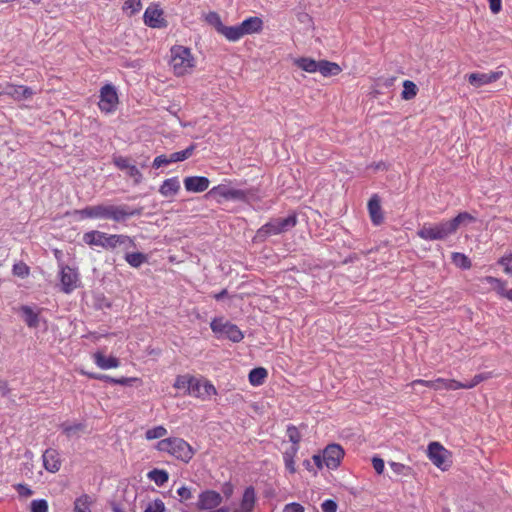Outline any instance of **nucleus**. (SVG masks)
Masks as SVG:
<instances>
[{"label":"nucleus","instance_id":"obj_1","mask_svg":"<svg viewBox=\"0 0 512 512\" xmlns=\"http://www.w3.org/2000/svg\"><path fill=\"white\" fill-rule=\"evenodd\" d=\"M142 212V207L101 203L94 206H86L76 211V215L81 219H102L122 223L134 216L142 215Z\"/></svg>","mask_w":512,"mask_h":512},{"label":"nucleus","instance_id":"obj_2","mask_svg":"<svg viewBox=\"0 0 512 512\" xmlns=\"http://www.w3.org/2000/svg\"><path fill=\"white\" fill-rule=\"evenodd\" d=\"M475 221L473 215L468 212H461L450 220H442L437 223H424L417 230L416 235L424 241H444L457 232L459 226L464 223Z\"/></svg>","mask_w":512,"mask_h":512},{"label":"nucleus","instance_id":"obj_3","mask_svg":"<svg viewBox=\"0 0 512 512\" xmlns=\"http://www.w3.org/2000/svg\"><path fill=\"white\" fill-rule=\"evenodd\" d=\"M82 241L91 247H100L106 250H114L118 247L124 251L135 248V242L128 235H110L104 231H88L82 236Z\"/></svg>","mask_w":512,"mask_h":512},{"label":"nucleus","instance_id":"obj_4","mask_svg":"<svg viewBox=\"0 0 512 512\" xmlns=\"http://www.w3.org/2000/svg\"><path fill=\"white\" fill-rule=\"evenodd\" d=\"M155 449L185 463L189 462L195 455V451L190 444L178 437L160 439Z\"/></svg>","mask_w":512,"mask_h":512},{"label":"nucleus","instance_id":"obj_5","mask_svg":"<svg viewBox=\"0 0 512 512\" xmlns=\"http://www.w3.org/2000/svg\"><path fill=\"white\" fill-rule=\"evenodd\" d=\"M297 222L295 214H289L284 218H273L262 228L258 229L257 237L267 238L275 235L282 234L295 227Z\"/></svg>","mask_w":512,"mask_h":512},{"label":"nucleus","instance_id":"obj_6","mask_svg":"<svg viewBox=\"0 0 512 512\" xmlns=\"http://www.w3.org/2000/svg\"><path fill=\"white\" fill-rule=\"evenodd\" d=\"M170 52H172L170 66H172L175 75L188 74L193 67V57L190 49L184 46H175Z\"/></svg>","mask_w":512,"mask_h":512},{"label":"nucleus","instance_id":"obj_7","mask_svg":"<svg viewBox=\"0 0 512 512\" xmlns=\"http://www.w3.org/2000/svg\"><path fill=\"white\" fill-rule=\"evenodd\" d=\"M207 198H213L217 203L223 200L243 201L247 198V192L243 189L233 188L227 184H218L206 194Z\"/></svg>","mask_w":512,"mask_h":512},{"label":"nucleus","instance_id":"obj_8","mask_svg":"<svg viewBox=\"0 0 512 512\" xmlns=\"http://www.w3.org/2000/svg\"><path fill=\"white\" fill-rule=\"evenodd\" d=\"M427 457L432 464L442 471H446L451 467V452L445 449L439 442L428 444Z\"/></svg>","mask_w":512,"mask_h":512},{"label":"nucleus","instance_id":"obj_9","mask_svg":"<svg viewBox=\"0 0 512 512\" xmlns=\"http://www.w3.org/2000/svg\"><path fill=\"white\" fill-rule=\"evenodd\" d=\"M491 377H493V374L491 372H484L475 375L472 381L466 383H463L458 380H447L443 378H437L436 385H439L441 386V389L446 390L473 389Z\"/></svg>","mask_w":512,"mask_h":512},{"label":"nucleus","instance_id":"obj_10","mask_svg":"<svg viewBox=\"0 0 512 512\" xmlns=\"http://www.w3.org/2000/svg\"><path fill=\"white\" fill-rule=\"evenodd\" d=\"M60 288L65 294L72 293L79 287V273L69 265H59Z\"/></svg>","mask_w":512,"mask_h":512},{"label":"nucleus","instance_id":"obj_11","mask_svg":"<svg viewBox=\"0 0 512 512\" xmlns=\"http://www.w3.org/2000/svg\"><path fill=\"white\" fill-rule=\"evenodd\" d=\"M222 500V495L216 490H204L197 497L196 508L199 511L215 510L219 508Z\"/></svg>","mask_w":512,"mask_h":512},{"label":"nucleus","instance_id":"obj_12","mask_svg":"<svg viewBox=\"0 0 512 512\" xmlns=\"http://www.w3.org/2000/svg\"><path fill=\"white\" fill-rule=\"evenodd\" d=\"M344 457V449L339 444H328L322 449V463L330 469H337Z\"/></svg>","mask_w":512,"mask_h":512},{"label":"nucleus","instance_id":"obj_13","mask_svg":"<svg viewBox=\"0 0 512 512\" xmlns=\"http://www.w3.org/2000/svg\"><path fill=\"white\" fill-rule=\"evenodd\" d=\"M118 104L116 87L112 84H106L101 87L99 108L105 113L113 112Z\"/></svg>","mask_w":512,"mask_h":512},{"label":"nucleus","instance_id":"obj_14","mask_svg":"<svg viewBox=\"0 0 512 512\" xmlns=\"http://www.w3.org/2000/svg\"><path fill=\"white\" fill-rule=\"evenodd\" d=\"M504 73L501 70L490 71L489 73L474 72L466 75L468 83L476 88L483 87L498 81Z\"/></svg>","mask_w":512,"mask_h":512},{"label":"nucleus","instance_id":"obj_15","mask_svg":"<svg viewBox=\"0 0 512 512\" xmlns=\"http://www.w3.org/2000/svg\"><path fill=\"white\" fill-rule=\"evenodd\" d=\"M1 92L2 95L10 97L14 101H26L31 99L34 95L32 88L23 85H13L11 83H7L4 86L1 85Z\"/></svg>","mask_w":512,"mask_h":512},{"label":"nucleus","instance_id":"obj_16","mask_svg":"<svg viewBox=\"0 0 512 512\" xmlns=\"http://www.w3.org/2000/svg\"><path fill=\"white\" fill-rule=\"evenodd\" d=\"M113 164L116 165L117 169L126 172L129 178L133 179L134 184L138 185L142 182L143 175L135 165L129 163V160L122 156L113 158Z\"/></svg>","mask_w":512,"mask_h":512},{"label":"nucleus","instance_id":"obj_17","mask_svg":"<svg viewBox=\"0 0 512 512\" xmlns=\"http://www.w3.org/2000/svg\"><path fill=\"white\" fill-rule=\"evenodd\" d=\"M186 393L191 397L206 399L216 394V388L210 382L196 379Z\"/></svg>","mask_w":512,"mask_h":512},{"label":"nucleus","instance_id":"obj_18","mask_svg":"<svg viewBox=\"0 0 512 512\" xmlns=\"http://www.w3.org/2000/svg\"><path fill=\"white\" fill-rule=\"evenodd\" d=\"M144 24L153 29H160L165 26L163 10L158 6H149L143 15Z\"/></svg>","mask_w":512,"mask_h":512},{"label":"nucleus","instance_id":"obj_19","mask_svg":"<svg viewBox=\"0 0 512 512\" xmlns=\"http://www.w3.org/2000/svg\"><path fill=\"white\" fill-rule=\"evenodd\" d=\"M43 466L49 473H57L61 467L60 454L57 449L48 448L43 452Z\"/></svg>","mask_w":512,"mask_h":512},{"label":"nucleus","instance_id":"obj_20","mask_svg":"<svg viewBox=\"0 0 512 512\" xmlns=\"http://www.w3.org/2000/svg\"><path fill=\"white\" fill-rule=\"evenodd\" d=\"M255 503H257L255 490L253 486H248L243 492L241 502H239L238 507L234 508L231 512H253Z\"/></svg>","mask_w":512,"mask_h":512},{"label":"nucleus","instance_id":"obj_21","mask_svg":"<svg viewBox=\"0 0 512 512\" xmlns=\"http://www.w3.org/2000/svg\"><path fill=\"white\" fill-rule=\"evenodd\" d=\"M367 207L370 221H372L375 226L381 225L384 222V214L380 206L378 194H373V196L370 197Z\"/></svg>","mask_w":512,"mask_h":512},{"label":"nucleus","instance_id":"obj_22","mask_svg":"<svg viewBox=\"0 0 512 512\" xmlns=\"http://www.w3.org/2000/svg\"><path fill=\"white\" fill-rule=\"evenodd\" d=\"M210 185V180L205 176H188L184 179L186 191L191 193H201Z\"/></svg>","mask_w":512,"mask_h":512},{"label":"nucleus","instance_id":"obj_23","mask_svg":"<svg viewBox=\"0 0 512 512\" xmlns=\"http://www.w3.org/2000/svg\"><path fill=\"white\" fill-rule=\"evenodd\" d=\"M239 29L242 30L244 35H252L258 33L263 29V20L257 16H251L237 24Z\"/></svg>","mask_w":512,"mask_h":512},{"label":"nucleus","instance_id":"obj_24","mask_svg":"<svg viewBox=\"0 0 512 512\" xmlns=\"http://www.w3.org/2000/svg\"><path fill=\"white\" fill-rule=\"evenodd\" d=\"M180 181L179 178L174 176L163 181V184L159 187V194L165 198H170L179 193Z\"/></svg>","mask_w":512,"mask_h":512},{"label":"nucleus","instance_id":"obj_25","mask_svg":"<svg viewBox=\"0 0 512 512\" xmlns=\"http://www.w3.org/2000/svg\"><path fill=\"white\" fill-rule=\"evenodd\" d=\"M92 358H94L96 366L102 370L119 367V360L117 358L106 356L100 351H97L94 355H92Z\"/></svg>","mask_w":512,"mask_h":512},{"label":"nucleus","instance_id":"obj_26","mask_svg":"<svg viewBox=\"0 0 512 512\" xmlns=\"http://www.w3.org/2000/svg\"><path fill=\"white\" fill-rule=\"evenodd\" d=\"M298 451L299 445L290 444L283 452L285 469L289 471L290 474H294L296 471L294 459Z\"/></svg>","mask_w":512,"mask_h":512},{"label":"nucleus","instance_id":"obj_27","mask_svg":"<svg viewBox=\"0 0 512 512\" xmlns=\"http://www.w3.org/2000/svg\"><path fill=\"white\" fill-rule=\"evenodd\" d=\"M64 435L69 439L79 438L81 433L85 431V424L81 422H64L60 425Z\"/></svg>","mask_w":512,"mask_h":512},{"label":"nucleus","instance_id":"obj_28","mask_svg":"<svg viewBox=\"0 0 512 512\" xmlns=\"http://www.w3.org/2000/svg\"><path fill=\"white\" fill-rule=\"evenodd\" d=\"M24 323L29 328H37L39 325V312L34 311L31 306L23 305L20 308Z\"/></svg>","mask_w":512,"mask_h":512},{"label":"nucleus","instance_id":"obj_29","mask_svg":"<svg viewBox=\"0 0 512 512\" xmlns=\"http://www.w3.org/2000/svg\"><path fill=\"white\" fill-rule=\"evenodd\" d=\"M217 33L225 36L227 41L236 42L242 39L244 37V33L242 30L238 27V25L234 26H223L219 30L216 31Z\"/></svg>","mask_w":512,"mask_h":512},{"label":"nucleus","instance_id":"obj_30","mask_svg":"<svg viewBox=\"0 0 512 512\" xmlns=\"http://www.w3.org/2000/svg\"><path fill=\"white\" fill-rule=\"evenodd\" d=\"M266 377H268V371L264 367H256L249 371L248 381L253 386L263 385Z\"/></svg>","mask_w":512,"mask_h":512},{"label":"nucleus","instance_id":"obj_31","mask_svg":"<svg viewBox=\"0 0 512 512\" xmlns=\"http://www.w3.org/2000/svg\"><path fill=\"white\" fill-rule=\"evenodd\" d=\"M150 481H153L156 486L163 487L164 484L169 480V473L164 469L154 468L147 474Z\"/></svg>","mask_w":512,"mask_h":512},{"label":"nucleus","instance_id":"obj_32","mask_svg":"<svg viewBox=\"0 0 512 512\" xmlns=\"http://www.w3.org/2000/svg\"><path fill=\"white\" fill-rule=\"evenodd\" d=\"M124 260H126L129 266L133 268H139L140 265L148 261V257L142 252H126V255H124Z\"/></svg>","mask_w":512,"mask_h":512},{"label":"nucleus","instance_id":"obj_33","mask_svg":"<svg viewBox=\"0 0 512 512\" xmlns=\"http://www.w3.org/2000/svg\"><path fill=\"white\" fill-rule=\"evenodd\" d=\"M92 498L87 494H81L75 499L74 512H91Z\"/></svg>","mask_w":512,"mask_h":512},{"label":"nucleus","instance_id":"obj_34","mask_svg":"<svg viewBox=\"0 0 512 512\" xmlns=\"http://www.w3.org/2000/svg\"><path fill=\"white\" fill-rule=\"evenodd\" d=\"M342 71L341 66L336 62H328L322 60L321 62V75L324 77H331L340 74Z\"/></svg>","mask_w":512,"mask_h":512},{"label":"nucleus","instance_id":"obj_35","mask_svg":"<svg viewBox=\"0 0 512 512\" xmlns=\"http://www.w3.org/2000/svg\"><path fill=\"white\" fill-rule=\"evenodd\" d=\"M451 260L454 266L463 270H469L471 267L469 257L462 252H452Z\"/></svg>","mask_w":512,"mask_h":512},{"label":"nucleus","instance_id":"obj_36","mask_svg":"<svg viewBox=\"0 0 512 512\" xmlns=\"http://www.w3.org/2000/svg\"><path fill=\"white\" fill-rule=\"evenodd\" d=\"M403 91H401V99L405 101H410L414 99L417 95L418 88L415 82L410 80H405L403 82Z\"/></svg>","mask_w":512,"mask_h":512},{"label":"nucleus","instance_id":"obj_37","mask_svg":"<svg viewBox=\"0 0 512 512\" xmlns=\"http://www.w3.org/2000/svg\"><path fill=\"white\" fill-rule=\"evenodd\" d=\"M220 334L226 336V338L230 339L232 343H239L244 337L242 331L235 324L227 326L226 330Z\"/></svg>","mask_w":512,"mask_h":512},{"label":"nucleus","instance_id":"obj_38","mask_svg":"<svg viewBox=\"0 0 512 512\" xmlns=\"http://www.w3.org/2000/svg\"><path fill=\"white\" fill-rule=\"evenodd\" d=\"M195 148L196 146L192 144L184 150H180L178 152H174L173 154L168 155L169 159L170 161H172V163L185 161L192 156V153L193 151H195Z\"/></svg>","mask_w":512,"mask_h":512},{"label":"nucleus","instance_id":"obj_39","mask_svg":"<svg viewBox=\"0 0 512 512\" xmlns=\"http://www.w3.org/2000/svg\"><path fill=\"white\" fill-rule=\"evenodd\" d=\"M197 378L185 375V376H178L175 379L174 382V388L184 390L185 393L190 389L191 385L196 381Z\"/></svg>","mask_w":512,"mask_h":512},{"label":"nucleus","instance_id":"obj_40","mask_svg":"<svg viewBox=\"0 0 512 512\" xmlns=\"http://www.w3.org/2000/svg\"><path fill=\"white\" fill-rule=\"evenodd\" d=\"M296 64H298L299 68H301L307 72H310V73L316 72L319 68V64L317 62H315V60H312L310 58H305V57L296 60Z\"/></svg>","mask_w":512,"mask_h":512},{"label":"nucleus","instance_id":"obj_41","mask_svg":"<svg viewBox=\"0 0 512 512\" xmlns=\"http://www.w3.org/2000/svg\"><path fill=\"white\" fill-rule=\"evenodd\" d=\"M167 430L163 426H154L146 431V439L155 440L165 437Z\"/></svg>","mask_w":512,"mask_h":512},{"label":"nucleus","instance_id":"obj_42","mask_svg":"<svg viewBox=\"0 0 512 512\" xmlns=\"http://www.w3.org/2000/svg\"><path fill=\"white\" fill-rule=\"evenodd\" d=\"M482 282H486L494 286V289L496 292H498L499 296H501V294L505 291V282L501 279L492 276H487L482 278Z\"/></svg>","mask_w":512,"mask_h":512},{"label":"nucleus","instance_id":"obj_43","mask_svg":"<svg viewBox=\"0 0 512 512\" xmlns=\"http://www.w3.org/2000/svg\"><path fill=\"white\" fill-rule=\"evenodd\" d=\"M233 324L228 321H223L222 318H215L210 323V328L212 332L216 334H222L226 330L227 326H232Z\"/></svg>","mask_w":512,"mask_h":512},{"label":"nucleus","instance_id":"obj_44","mask_svg":"<svg viewBox=\"0 0 512 512\" xmlns=\"http://www.w3.org/2000/svg\"><path fill=\"white\" fill-rule=\"evenodd\" d=\"M142 9V2L140 0H127L123 4V11L133 15Z\"/></svg>","mask_w":512,"mask_h":512},{"label":"nucleus","instance_id":"obj_45","mask_svg":"<svg viewBox=\"0 0 512 512\" xmlns=\"http://www.w3.org/2000/svg\"><path fill=\"white\" fill-rule=\"evenodd\" d=\"M206 22L209 23L212 27H214L216 31L224 26V24L221 21V17L214 11L206 15Z\"/></svg>","mask_w":512,"mask_h":512},{"label":"nucleus","instance_id":"obj_46","mask_svg":"<svg viewBox=\"0 0 512 512\" xmlns=\"http://www.w3.org/2000/svg\"><path fill=\"white\" fill-rule=\"evenodd\" d=\"M390 469L393 470L394 473L398 475H409L411 472V468L405 464H401L399 462H390Z\"/></svg>","mask_w":512,"mask_h":512},{"label":"nucleus","instance_id":"obj_47","mask_svg":"<svg viewBox=\"0 0 512 512\" xmlns=\"http://www.w3.org/2000/svg\"><path fill=\"white\" fill-rule=\"evenodd\" d=\"M31 512H48V502L43 499H34L31 502Z\"/></svg>","mask_w":512,"mask_h":512},{"label":"nucleus","instance_id":"obj_48","mask_svg":"<svg viewBox=\"0 0 512 512\" xmlns=\"http://www.w3.org/2000/svg\"><path fill=\"white\" fill-rule=\"evenodd\" d=\"M286 436H288L290 445H299L300 433L295 426H288L286 428Z\"/></svg>","mask_w":512,"mask_h":512},{"label":"nucleus","instance_id":"obj_49","mask_svg":"<svg viewBox=\"0 0 512 512\" xmlns=\"http://www.w3.org/2000/svg\"><path fill=\"white\" fill-rule=\"evenodd\" d=\"M12 272L13 275L24 278L28 276L29 268L25 263L20 262L13 265Z\"/></svg>","mask_w":512,"mask_h":512},{"label":"nucleus","instance_id":"obj_50","mask_svg":"<svg viewBox=\"0 0 512 512\" xmlns=\"http://www.w3.org/2000/svg\"><path fill=\"white\" fill-rule=\"evenodd\" d=\"M165 511V505L164 502L160 499H155L151 502H149L148 506L146 507V510L144 512H164Z\"/></svg>","mask_w":512,"mask_h":512},{"label":"nucleus","instance_id":"obj_51","mask_svg":"<svg viewBox=\"0 0 512 512\" xmlns=\"http://www.w3.org/2000/svg\"><path fill=\"white\" fill-rule=\"evenodd\" d=\"M173 164L168 155H158L153 160V168L159 169L160 167Z\"/></svg>","mask_w":512,"mask_h":512},{"label":"nucleus","instance_id":"obj_52","mask_svg":"<svg viewBox=\"0 0 512 512\" xmlns=\"http://www.w3.org/2000/svg\"><path fill=\"white\" fill-rule=\"evenodd\" d=\"M415 385H424L430 389L441 390V386L436 385V380H421V379L412 380L411 386H415Z\"/></svg>","mask_w":512,"mask_h":512},{"label":"nucleus","instance_id":"obj_53","mask_svg":"<svg viewBox=\"0 0 512 512\" xmlns=\"http://www.w3.org/2000/svg\"><path fill=\"white\" fill-rule=\"evenodd\" d=\"M337 502L333 499H327L321 504V512H337Z\"/></svg>","mask_w":512,"mask_h":512},{"label":"nucleus","instance_id":"obj_54","mask_svg":"<svg viewBox=\"0 0 512 512\" xmlns=\"http://www.w3.org/2000/svg\"><path fill=\"white\" fill-rule=\"evenodd\" d=\"M176 493H178L181 501H186L192 498V491L187 486H181L178 490H176Z\"/></svg>","mask_w":512,"mask_h":512},{"label":"nucleus","instance_id":"obj_55","mask_svg":"<svg viewBox=\"0 0 512 512\" xmlns=\"http://www.w3.org/2000/svg\"><path fill=\"white\" fill-rule=\"evenodd\" d=\"M16 490L18 492V495L22 496V497H30L33 495V490L31 488H29L28 485H24V484H17L16 486Z\"/></svg>","mask_w":512,"mask_h":512},{"label":"nucleus","instance_id":"obj_56","mask_svg":"<svg viewBox=\"0 0 512 512\" xmlns=\"http://www.w3.org/2000/svg\"><path fill=\"white\" fill-rule=\"evenodd\" d=\"M372 465L377 474H383L384 472V460L378 456H374L372 459Z\"/></svg>","mask_w":512,"mask_h":512},{"label":"nucleus","instance_id":"obj_57","mask_svg":"<svg viewBox=\"0 0 512 512\" xmlns=\"http://www.w3.org/2000/svg\"><path fill=\"white\" fill-rule=\"evenodd\" d=\"M221 491L223 496L226 497V499H230L231 496L233 495L234 487L231 482H225L222 485Z\"/></svg>","mask_w":512,"mask_h":512},{"label":"nucleus","instance_id":"obj_58","mask_svg":"<svg viewBox=\"0 0 512 512\" xmlns=\"http://www.w3.org/2000/svg\"><path fill=\"white\" fill-rule=\"evenodd\" d=\"M283 512H303V507L296 502H291L284 507Z\"/></svg>","mask_w":512,"mask_h":512},{"label":"nucleus","instance_id":"obj_59","mask_svg":"<svg viewBox=\"0 0 512 512\" xmlns=\"http://www.w3.org/2000/svg\"><path fill=\"white\" fill-rule=\"evenodd\" d=\"M490 11L497 14L501 10V0H488Z\"/></svg>","mask_w":512,"mask_h":512},{"label":"nucleus","instance_id":"obj_60","mask_svg":"<svg viewBox=\"0 0 512 512\" xmlns=\"http://www.w3.org/2000/svg\"><path fill=\"white\" fill-rule=\"evenodd\" d=\"M88 376L91 379H94V380H97V381H105V382H108V383H110L111 380H112V377L107 376L105 374L89 373Z\"/></svg>","mask_w":512,"mask_h":512},{"label":"nucleus","instance_id":"obj_61","mask_svg":"<svg viewBox=\"0 0 512 512\" xmlns=\"http://www.w3.org/2000/svg\"><path fill=\"white\" fill-rule=\"evenodd\" d=\"M130 382H131V379H128L126 377H121L118 379L112 377V380L110 383L115 384V385H128Z\"/></svg>","mask_w":512,"mask_h":512},{"label":"nucleus","instance_id":"obj_62","mask_svg":"<svg viewBox=\"0 0 512 512\" xmlns=\"http://www.w3.org/2000/svg\"><path fill=\"white\" fill-rule=\"evenodd\" d=\"M395 80H396L395 77L386 78V79H383L382 82H380V84L382 86H384L385 88H391L394 85Z\"/></svg>","mask_w":512,"mask_h":512},{"label":"nucleus","instance_id":"obj_63","mask_svg":"<svg viewBox=\"0 0 512 512\" xmlns=\"http://www.w3.org/2000/svg\"><path fill=\"white\" fill-rule=\"evenodd\" d=\"M506 262H512V253L505 254L498 260V264H506Z\"/></svg>","mask_w":512,"mask_h":512},{"label":"nucleus","instance_id":"obj_64","mask_svg":"<svg viewBox=\"0 0 512 512\" xmlns=\"http://www.w3.org/2000/svg\"><path fill=\"white\" fill-rule=\"evenodd\" d=\"M500 296L512 302V288L510 290L505 289Z\"/></svg>","mask_w":512,"mask_h":512}]
</instances>
